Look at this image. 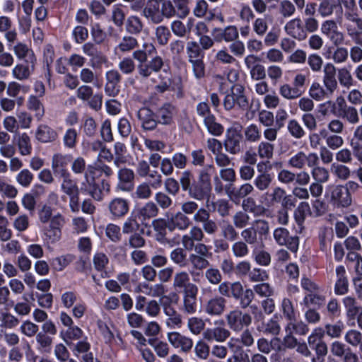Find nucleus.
Masks as SVG:
<instances>
[{
  "instance_id": "nucleus-1",
  "label": "nucleus",
  "mask_w": 362,
  "mask_h": 362,
  "mask_svg": "<svg viewBox=\"0 0 362 362\" xmlns=\"http://www.w3.org/2000/svg\"><path fill=\"white\" fill-rule=\"evenodd\" d=\"M215 168L213 165H207L198 173L197 181L189 170H185L180 177V183L183 192L187 193L194 200L209 199L211 193V177Z\"/></svg>"
},
{
  "instance_id": "nucleus-2",
  "label": "nucleus",
  "mask_w": 362,
  "mask_h": 362,
  "mask_svg": "<svg viewBox=\"0 0 362 362\" xmlns=\"http://www.w3.org/2000/svg\"><path fill=\"white\" fill-rule=\"evenodd\" d=\"M269 222L264 219H257L251 226L245 228L240 232L244 242L250 245H256L262 243L269 233Z\"/></svg>"
},
{
  "instance_id": "nucleus-3",
  "label": "nucleus",
  "mask_w": 362,
  "mask_h": 362,
  "mask_svg": "<svg viewBox=\"0 0 362 362\" xmlns=\"http://www.w3.org/2000/svg\"><path fill=\"white\" fill-rule=\"evenodd\" d=\"M225 319L229 329L235 332H241L244 327L250 326L252 321V315L243 312L239 308L228 311Z\"/></svg>"
},
{
  "instance_id": "nucleus-4",
  "label": "nucleus",
  "mask_w": 362,
  "mask_h": 362,
  "mask_svg": "<svg viewBox=\"0 0 362 362\" xmlns=\"http://www.w3.org/2000/svg\"><path fill=\"white\" fill-rule=\"evenodd\" d=\"M92 165H88L83 179L80 184V191L90 195L97 201L103 199L102 190L95 182Z\"/></svg>"
},
{
  "instance_id": "nucleus-5",
  "label": "nucleus",
  "mask_w": 362,
  "mask_h": 362,
  "mask_svg": "<svg viewBox=\"0 0 362 362\" xmlns=\"http://www.w3.org/2000/svg\"><path fill=\"white\" fill-rule=\"evenodd\" d=\"M255 296V295L252 289H244L243 285L240 281L231 282L230 298L239 302L240 308H247L250 302L254 300Z\"/></svg>"
},
{
  "instance_id": "nucleus-6",
  "label": "nucleus",
  "mask_w": 362,
  "mask_h": 362,
  "mask_svg": "<svg viewBox=\"0 0 362 362\" xmlns=\"http://www.w3.org/2000/svg\"><path fill=\"white\" fill-rule=\"evenodd\" d=\"M243 139L241 131L235 127L226 130L224 140L225 150L230 154L237 155L243 151Z\"/></svg>"
},
{
  "instance_id": "nucleus-7",
  "label": "nucleus",
  "mask_w": 362,
  "mask_h": 362,
  "mask_svg": "<svg viewBox=\"0 0 362 362\" xmlns=\"http://www.w3.org/2000/svg\"><path fill=\"white\" fill-rule=\"evenodd\" d=\"M324 337L325 330L320 327L315 328L308 337V346L315 351L318 358L325 357L328 353V347Z\"/></svg>"
},
{
  "instance_id": "nucleus-8",
  "label": "nucleus",
  "mask_w": 362,
  "mask_h": 362,
  "mask_svg": "<svg viewBox=\"0 0 362 362\" xmlns=\"http://www.w3.org/2000/svg\"><path fill=\"white\" fill-rule=\"evenodd\" d=\"M319 157L316 153H305L303 151H298L292 155L288 165L295 169L301 170L307 165L309 168L318 165Z\"/></svg>"
},
{
  "instance_id": "nucleus-9",
  "label": "nucleus",
  "mask_w": 362,
  "mask_h": 362,
  "mask_svg": "<svg viewBox=\"0 0 362 362\" xmlns=\"http://www.w3.org/2000/svg\"><path fill=\"white\" fill-rule=\"evenodd\" d=\"M273 237L279 245L286 246L293 252H297L299 246V238L297 235H291L286 228H276L273 232Z\"/></svg>"
},
{
  "instance_id": "nucleus-10",
  "label": "nucleus",
  "mask_w": 362,
  "mask_h": 362,
  "mask_svg": "<svg viewBox=\"0 0 362 362\" xmlns=\"http://www.w3.org/2000/svg\"><path fill=\"white\" fill-rule=\"evenodd\" d=\"M163 69L169 68L165 65L163 59L160 56H156L144 64H139L137 66L139 75L144 79L149 78L153 73L163 74Z\"/></svg>"
},
{
  "instance_id": "nucleus-11",
  "label": "nucleus",
  "mask_w": 362,
  "mask_h": 362,
  "mask_svg": "<svg viewBox=\"0 0 362 362\" xmlns=\"http://www.w3.org/2000/svg\"><path fill=\"white\" fill-rule=\"evenodd\" d=\"M194 223L202 224L201 228L204 234L214 235L218 230V225L216 220L211 218L210 212L201 207V211L194 216Z\"/></svg>"
},
{
  "instance_id": "nucleus-12",
  "label": "nucleus",
  "mask_w": 362,
  "mask_h": 362,
  "mask_svg": "<svg viewBox=\"0 0 362 362\" xmlns=\"http://www.w3.org/2000/svg\"><path fill=\"white\" fill-rule=\"evenodd\" d=\"M331 354L344 362H358V357L349 347L339 341H334L330 345Z\"/></svg>"
},
{
  "instance_id": "nucleus-13",
  "label": "nucleus",
  "mask_w": 362,
  "mask_h": 362,
  "mask_svg": "<svg viewBox=\"0 0 362 362\" xmlns=\"http://www.w3.org/2000/svg\"><path fill=\"white\" fill-rule=\"evenodd\" d=\"M226 302L225 298L216 295L205 302L204 311L211 317L221 316L226 309Z\"/></svg>"
},
{
  "instance_id": "nucleus-14",
  "label": "nucleus",
  "mask_w": 362,
  "mask_h": 362,
  "mask_svg": "<svg viewBox=\"0 0 362 362\" xmlns=\"http://www.w3.org/2000/svg\"><path fill=\"white\" fill-rule=\"evenodd\" d=\"M168 339L174 348L179 349L182 353L188 354L193 348V340L178 332H169Z\"/></svg>"
},
{
  "instance_id": "nucleus-15",
  "label": "nucleus",
  "mask_w": 362,
  "mask_h": 362,
  "mask_svg": "<svg viewBox=\"0 0 362 362\" xmlns=\"http://www.w3.org/2000/svg\"><path fill=\"white\" fill-rule=\"evenodd\" d=\"M284 30L287 35L298 41H304L307 39V34H305L303 28V20L299 17L288 21L284 27Z\"/></svg>"
},
{
  "instance_id": "nucleus-16",
  "label": "nucleus",
  "mask_w": 362,
  "mask_h": 362,
  "mask_svg": "<svg viewBox=\"0 0 362 362\" xmlns=\"http://www.w3.org/2000/svg\"><path fill=\"white\" fill-rule=\"evenodd\" d=\"M330 199L337 208H347L352 204V197L341 185H335L331 190Z\"/></svg>"
},
{
  "instance_id": "nucleus-17",
  "label": "nucleus",
  "mask_w": 362,
  "mask_h": 362,
  "mask_svg": "<svg viewBox=\"0 0 362 362\" xmlns=\"http://www.w3.org/2000/svg\"><path fill=\"white\" fill-rule=\"evenodd\" d=\"M173 288L175 291H182L183 293L198 288L194 284L190 282L189 274L185 271H179L174 274Z\"/></svg>"
},
{
  "instance_id": "nucleus-18",
  "label": "nucleus",
  "mask_w": 362,
  "mask_h": 362,
  "mask_svg": "<svg viewBox=\"0 0 362 362\" xmlns=\"http://www.w3.org/2000/svg\"><path fill=\"white\" fill-rule=\"evenodd\" d=\"M204 233L199 226H192L188 233L182 236L181 243L185 250H192L194 243L202 242L204 238Z\"/></svg>"
},
{
  "instance_id": "nucleus-19",
  "label": "nucleus",
  "mask_w": 362,
  "mask_h": 362,
  "mask_svg": "<svg viewBox=\"0 0 362 362\" xmlns=\"http://www.w3.org/2000/svg\"><path fill=\"white\" fill-rule=\"evenodd\" d=\"M141 127L146 131H151L156 129L158 122L156 113L147 107L139 109L136 114Z\"/></svg>"
},
{
  "instance_id": "nucleus-20",
  "label": "nucleus",
  "mask_w": 362,
  "mask_h": 362,
  "mask_svg": "<svg viewBox=\"0 0 362 362\" xmlns=\"http://www.w3.org/2000/svg\"><path fill=\"white\" fill-rule=\"evenodd\" d=\"M322 82L327 91L332 95L338 88L336 78L337 69L332 63H327L323 68Z\"/></svg>"
},
{
  "instance_id": "nucleus-21",
  "label": "nucleus",
  "mask_w": 362,
  "mask_h": 362,
  "mask_svg": "<svg viewBox=\"0 0 362 362\" xmlns=\"http://www.w3.org/2000/svg\"><path fill=\"white\" fill-rule=\"evenodd\" d=\"M255 191V187L250 182H245L236 189L233 185L228 184L226 185L225 192L228 197L233 199H240L251 194Z\"/></svg>"
},
{
  "instance_id": "nucleus-22",
  "label": "nucleus",
  "mask_w": 362,
  "mask_h": 362,
  "mask_svg": "<svg viewBox=\"0 0 362 362\" xmlns=\"http://www.w3.org/2000/svg\"><path fill=\"white\" fill-rule=\"evenodd\" d=\"M71 161L70 155L57 153L53 155L52 158V168L56 175L60 177L69 174L67 166Z\"/></svg>"
},
{
  "instance_id": "nucleus-23",
  "label": "nucleus",
  "mask_w": 362,
  "mask_h": 362,
  "mask_svg": "<svg viewBox=\"0 0 362 362\" xmlns=\"http://www.w3.org/2000/svg\"><path fill=\"white\" fill-rule=\"evenodd\" d=\"M142 15L152 23L163 22L160 5L157 1L148 0L142 10Z\"/></svg>"
},
{
  "instance_id": "nucleus-24",
  "label": "nucleus",
  "mask_w": 362,
  "mask_h": 362,
  "mask_svg": "<svg viewBox=\"0 0 362 362\" xmlns=\"http://www.w3.org/2000/svg\"><path fill=\"white\" fill-rule=\"evenodd\" d=\"M163 313L167 316L166 325L170 328L180 327L182 325L181 315L175 310L169 300L161 302Z\"/></svg>"
},
{
  "instance_id": "nucleus-25",
  "label": "nucleus",
  "mask_w": 362,
  "mask_h": 362,
  "mask_svg": "<svg viewBox=\"0 0 362 362\" xmlns=\"http://www.w3.org/2000/svg\"><path fill=\"white\" fill-rule=\"evenodd\" d=\"M192 223V221L189 216H186V214L181 211H177L168 220V230L173 231L177 229L183 231L189 228Z\"/></svg>"
},
{
  "instance_id": "nucleus-26",
  "label": "nucleus",
  "mask_w": 362,
  "mask_h": 362,
  "mask_svg": "<svg viewBox=\"0 0 362 362\" xmlns=\"http://www.w3.org/2000/svg\"><path fill=\"white\" fill-rule=\"evenodd\" d=\"M35 60L24 61L16 64L12 70L13 76L18 81H25L29 78L35 69Z\"/></svg>"
},
{
  "instance_id": "nucleus-27",
  "label": "nucleus",
  "mask_w": 362,
  "mask_h": 362,
  "mask_svg": "<svg viewBox=\"0 0 362 362\" xmlns=\"http://www.w3.org/2000/svg\"><path fill=\"white\" fill-rule=\"evenodd\" d=\"M230 332L229 329L223 327H215L213 328H207L203 332V338L209 341H215L222 343L226 341L230 337Z\"/></svg>"
},
{
  "instance_id": "nucleus-28",
  "label": "nucleus",
  "mask_w": 362,
  "mask_h": 362,
  "mask_svg": "<svg viewBox=\"0 0 362 362\" xmlns=\"http://www.w3.org/2000/svg\"><path fill=\"white\" fill-rule=\"evenodd\" d=\"M265 163H259L257 165V170L259 173L253 180V186L260 192L267 190L273 180L272 176L270 173L262 171V166Z\"/></svg>"
},
{
  "instance_id": "nucleus-29",
  "label": "nucleus",
  "mask_w": 362,
  "mask_h": 362,
  "mask_svg": "<svg viewBox=\"0 0 362 362\" xmlns=\"http://www.w3.org/2000/svg\"><path fill=\"white\" fill-rule=\"evenodd\" d=\"M108 209L115 218H122L129 211V202L123 198H115L110 202Z\"/></svg>"
},
{
  "instance_id": "nucleus-30",
  "label": "nucleus",
  "mask_w": 362,
  "mask_h": 362,
  "mask_svg": "<svg viewBox=\"0 0 362 362\" xmlns=\"http://www.w3.org/2000/svg\"><path fill=\"white\" fill-rule=\"evenodd\" d=\"M118 187L120 189L130 192L134 187L135 174L132 169L122 168L118 171Z\"/></svg>"
},
{
  "instance_id": "nucleus-31",
  "label": "nucleus",
  "mask_w": 362,
  "mask_h": 362,
  "mask_svg": "<svg viewBox=\"0 0 362 362\" xmlns=\"http://www.w3.org/2000/svg\"><path fill=\"white\" fill-rule=\"evenodd\" d=\"M11 19L6 16H0V33H4V37L9 44H13L18 37L17 31L12 29Z\"/></svg>"
},
{
  "instance_id": "nucleus-32",
  "label": "nucleus",
  "mask_w": 362,
  "mask_h": 362,
  "mask_svg": "<svg viewBox=\"0 0 362 362\" xmlns=\"http://www.w3.org/2000/svg\"><path fill=\"white\" fill-rule=\"evenodd\" d=\"M230 92L234 98L236 105L243 110L249 108V100L245 94V87L239 83L233 84L230 88Z\"/></svg>"
},
{
  "instance_id": "nucleus-33",
  "label": "nucleus",
  "mask_w": 362,
  "mask_h": 362,
  "mask_svg": "<svg viewBox=\"0 0 362 362\" xmlns=\"http://www.w3.org/2000/svg\"><path fill=\"white\" fill-rule=\"evenodd\" d=\"M175 107L169 103L164 104L157 110L156 112L158 123L162 124H170L173 121L175 115Z\"/></svg>"
},
{
  "instance_id": "nucleus-34",
  "label": "nucleus",
  "mask_w": 362,
  "mask_h": 362,
  "mask_svg": "<svg viewBox=\"0 0 362 362\" xmlns=\"http://www.w3.org/2000/svg\"><path fill=\"white\" fill-rule=\"evenodd\" d=\"M159 209L158 205L148 202L137 210V216L141 221H147L158 216Z\"/></svg>"
},
{
  "instance_id": "nucleus-35",
  "label": "nucleus",
  "mask_w": 362,
  "mask_h": 362,
  "mask_svg": "<svg viewBox=\"0 0 362 362\" xmlns=\"http://www.w3.org/2000/svg\"><path fill=\"white\" fill-rule=\"evenodd\" d=\"M198 288L183 293V311L191 315L197 311V296Z\"/></svg>"
},
{
  "instance_id": "nucleus-36",
  "label": "nucleus",
  "mask_w": 362,
  "mask_h": 362,
  "mask_svg": "<svg viewBox=\"0 0 362 362\" xmlns=\"http://www.w3.org/2000/svg\"><path fill=\"white\" fill-rule=\"evenodd\" d=\"M192 20H189L185 25L180 19L174 20L170 23V30L173 33L179 37H185L191 31L192 27Z\"/></svg>"
},
{
  "instance_id": "nucleus-37",
  "label": "nucleus",
  "mask_w": 362,
  "mask_h": 362,
  "mask_svg": "<svg viewBox=\"0 0 362 362\" xmlns=\"http://www.w3.org/2000/svg\"><path fill=\"white\" fill-rule=\"evenodd\" d=\"M35 137L39 141L42 143L52 142L57 139V134L49 126L41 124L37 129Z\"/></svg>"
},
{
  "instance_id": "nucleus-38",
  "label": "nucleus",
  "mask_w": 362,
  "mask_h": 362,
  "mask_svg": "<svg viewBox=\"0 0 362 362\" xmlns=\"http://www.w3.org/2000/svg\"><path fill=\"white\" fill-rule=\"evenodd\" d=\"M343 305L346 310V315L349 320H355L358 311L361 309L354 296H346L342 299Z\"/></svg>"
},
{
  "instance_id": "nucleus-39",
  "label": "nucleus",
  "mask_w": 362,
  "mask_h": 362,
  "mask_svg": "<svg viewBox=\"0 0 362 362\" xmlns=\"http://www.w3.org/2000/svg\"><path fill=\"white\" fill-rule=\"evenodd\" d=\"M281 325L278 320L277 317H274L263 322L262 326L257 327V330L262 332L265 334H270L272 336H278L281 332Z\"/></svg>"
},
{
  "instance_id": "nucleus-40",
  "label": "nucleus",
  "mask_w": 362,
  "mask_h": 362,
  "mask_svg": "<svg viewBox=\"0 0 362 362\" xmlns=\"http://www.w3.org/2000/svg\"><path fill=\"white\" fill-rule=\"evenodd\" d=\"M297 7L291 0H281L279 2L278 13L283 19H291L296 14Z\"/></svg>"
},
{
  "instance_id": "nucleus-41",
  "label": "nucleus",
  "mask_w": 362,
  "mask_h": 362,
  "mask_svg": "<svg viewBox=\"0 0 362 362\" xmlns=\"http://www.w3.org/2000/svg\"><path fill=\"white\" fill-rule=\"evenodd\" d=\"M218 32L216 36V41L225 40L226 42H233L238 37V31L235 26L229 25L224 29L217 28L214 30Z\"/></svg>"
},
{
  "instance_id": "nucleus-42",
  "label": "nucleus",
  "mask_w": 362,
  "mask_h": 362,
  "mask_svg": "<svg viewBox=\"0 0 362 362\" xmlns=\"http://www.w3.org/2000/svg\"><path fill=\"white\" fill-rule=\"evenodd\" d=\"M27 107L35 112V117L37 120L42 119L45 115V107L39 98L30 95L28 99Z\"/></svg>"
},
{
  "instance_id": "nucleus-43",
  "label": "nucleus",
  "mask_w": 362,
  "mask_h": 362,
  "mask_svg": "<svg viewBox=\"0 0 362 362\" xmlns=\"http://www.w3.org/2000/svg\"><path fill=\"white\" fill-rule=\"evenodd\" d=\"M286 332H291L293 334L305 336L309 332L308 325L302 320H297L296 318L293 321H288L285 327Z\"/></svg>"
},
{
  "instance_id": "nucleus-44",
  "label": "nucleus",
  "mask_w": 362,
  "mask_h": 362,
  "mask_svg": "<svg viewBox=\"0 0 362 362\" xmlns=\"http://www.w3.org/2000/svg\"><path fill=\"white\" fill-rule=\"evenodd\" d=\"M279 92L284 98L293 100L300 98L304 93V90H299L293 86H291L288 83H284L279 86Z\"/></svg>"
},
{
  "instance_id": "nucleus-45",
  "label": "nucleus",
  "mask_w": 362,
  "mask_h": 362,
  "mask_svg": "<svg viewBox=\"0 0 362 362\" xmlns=\"http://www.w3.org/2000/svg\"><path fill=\"white\" fill-rule=\"evenodd\" d=\"M144 28L141 18L136 16H130L127 18L125 24L126 31L132 35H139Z\"/></svg>"
},
{
  "instance_id": "nucleus-46",
  "label": "nucleus",
  "mask_w": 362,
  "mask_h": 362,
  "mask_svg": "<svg viewBox=\"0 0 362 362\" xmlns=\"http://www.w3.org/2000/svg\"><path fill=\"white\" fill-rule=\"evenodd\" d=\"M274 145L270 142L262 141L257 148V155L260 159L270 160L274 156Z\"/></svg>"
},
{
  "instance_id": "nucleus-47",
  "label": "nucleus",
  "mask_w": 362,
  "mask_h": 362,
  "mask_svg": "<svg viewBox=\"0 0 362 362\" xmlns=\"http://www.w3.org/2000/svg\"><path fill=\"white\" fill-rule=\"evenodd\" d=\"M182 247H176L170 253V260L180 267H185L187 265V252Z\"/></svg>"
},
{
  "instance_id": "nucleus-48",
  "label": "nucleus",
  "mask_w": 362,
  "mask_h": 362,
  "mask_svg": "<svg viewBox=\"0 0 362 362\" xmlns=\"http://www.w3.org/2000/svg\"><path fill=\"white\" fill-rule=\"evenodd\" d=\"M204 124L209 133L214 136H221L224 132L223 126L216 122V117L214 115L204 119Z\"/></svg>"
},
{
  "instance_id": "nucleus-49",
  "label": "nucleus",
  "mask_w": 362,
  "mask_h": 362,
  "mask_svg": "<svg viewBox=\"0 0 362 362\" xmlns=\"http://www.w3.org/2000/svg\"><path fill=\"white\" fill-rule=\"evenodd\" d=\"M13 52L19 59H25V61L33 59L36 61L33 51L25 44L22 42L17 43L13 47Z\"/></svg>"
},
{
  "instance_id": "nucleus-50",
  "label": "nucleus",
  "mask_w": 362,
  "mask_h": 362,
  "mask_svg": "<svg viewBox=\"0 0 362 362\" xmlns=\"http://www.w3.org/2000/svg\"><path fill=\"white\" fill-rule=\"evenodd\" d=\"M37 349L42 353H49L52 344V338L44 332H38L35 337Z\"/></svg>"
},
{
  "instance_id": "nucleus-51",
  "label": "nucleus",
  "mask_w": 362,
  "mask_h": 362,
  "mask_svg": "<svg viewBox=\"0 0 362 362\" xmlns=\"http://www.w3.org/2000/svg\"><path fill=\"white\" fill-rule=\"evenodd\" d=\"M310 206L308 202H300L294 211V218L298 225H302L308 214H311Z\"/></svg>"
},
{
  "instance_id": "nucleus-52",
  "label": "nucleus",
  "mask_w": 362,
  "mask_h": 362,
  "mask_svg": "<svg viewBox=\"0 0 362 362\" xmlns=\"http://www.w3.org/2000/svg\"><path fill=\"white\" fill-rule=\"evenodd\" d=\"M187 54L189 62L194 60H199L203 59L204 52L197 42L190 41L187 45Z\"/></svg>"
},
{
  "instance_id": "nucleus-53",
  "label": "nucleus",
  "mask_w": 362,
  "mask_h": 362,
  "mask_svg": "<svg viewBox=\"0 0 362 362\" xmlns=\"http://www.w3.org/2000/svg\"><path fill=\"white\" fill-rule=\"evenodd\" d=\"M160 11L163 21L165 18L170 19L173 17L179 18L177 13L172 0H163L161 1Z\"/></svg>"
},
{
  "instance_id": "nucleus-54",
  "label": "nucleus",
  "mask_w": 362,
  "mask_h": 362,
  "mask_svg": "<svg viewBox=\"0 0 362 362\" xmlns=\"http://www.w3.org/2000/svg\"><path fill=\"white\" fill-rule=\"evenodd\" d=\"M209 258V257H207L190 254L189 256V261L194 270L202 271L208 268L210 265V262L208 260Z\"/></svg>"
},
{
  "instance_id": "nucleus-55",
  "label": "nucleus",
  "mask_w": 362,
  "mask_h": 362,
  "mask_svg": "<svg viewBox=\"0 0 362 362\" xmlns=\"http://www.w3.org/2000/svg\"><path fill=\"white\" fill-rule=\"evenodd\" d=\"M74 259V256L70 254L57 257L51 261L53 269L61 272Z\"/></svg>"
},
{
  "instance_id": "nucleus-56",
  "label": "nucleus",
  "mask_w": 362,
  "mask_h": 362,
  "mask_svg": "<svg viewBox=\"0 0 362 362\" xmlns=\"http://www.w3.org/2000/svg\"><path fill=\"white\" fill-rule=\"evenodd\" d=\"M63 181L61 185L62 190L69 197L78 194V188L74 182L71 179L70 174L61 176Z\"/></svg>"
},
{
  "instance_id": "nucleus-57",
  "label": "nucleus",
  "mask_w": 362,
  "mask_h": 362,
  "mask_svg": "<svg viewBox=\"0 0 362 362\" xmlns=\"http://www.w3.org/2000/svg\"><path fill=\"white\" fill-rule=\"evenodd\" d=\"M231 252L235 258L243 259L248 255L250 250L248 245L242 240L232 244Z\"/></svg>"
},
{
  "instance_id": "nucleus-58",
  "label": "nucleus",
  "mask_w": 362,
  "mask_h": 362,
  "mask_svg": "<svg viewBox=\"0 0 362 362\" xmlns=\"http://www.w3.org/2000/svg\"><path fill=\"white\" fill-rule=\"evenodd\" d=\"M309 95L312 99L320 101L328 98L330 94L317 82L312 83L309 89Z\"/></svg>"
},
{
  "instance_id": "nucleus-59",
  "label": "nucleus",
  "mask_w": 362,
  "mask_h": 362,
  "mask_svg": "<svg viewBox=\"0 0 362 362\" xmlns=\"http://www.w3.org/2000/svg\"><path fill=\"white\" fill-rule=\"evenodd\" d=\"M17 146L21 155L28 156L31 153L32 146L30 139L26 133L19 135Z\"/></svg>"
},
{
  "instance_id": "nucleus-60",
  "label": "nucleus",
  "mask_w": 362,
  "mask_h": 362,
  "mask_svg": "<svg viewBox=\"0 0 362 362\" xmlns=\"http://www.w3.org/2000/svg\"><path fill=\"white\" fill-rule=\"evenodd\" d=\"M232 220L235 228L244 229L249 225L250 217L245 211H238L233 216Z\"/></svg>"
},
{
  "instance_id": "nucleus-61",
  "label": "nucleus",
  "mask_w": 362,
  "mask_h": 362,
  "mask_svg": "<svg viewBox=\"0 0 362 362\" xmlns=\"http://www.w3.org/2000/svg\"><path fill=\"white\" fill-rule=\"evenodd\" d=\"M141 225L137 221L136 217L130 216L126 219L122 226V233L124 234H134L140 231Z\"/></svg>"
},
{
  "instance_id": "nucleus-62",
  "label": "nucleus",
  "mask_w": 362,
  "mask_h": 362,
  "mask_svg": "<svg viewBox=\"0 0 362 362\" xmlns=\"http://www.w3.org/2000/svg\"><path fill=\"white\" fill-rule=\"evenodd\" d=\"M311 168V175L315 182L322 184L328 181L329 177L328 170L317 165Z\"/></svg>"
},
{
  "instance_id": "nucleus-63",
  "label": "nucleus",
  "mask_w": 362,
  "mask_h": 362,
  "mask_svg": "<svg viewBox=\"0 0 362 362\" xmlns=\"http://www.w3.org/2000/svg\"><path fill=\"white\" fill-rule=\"evenodd\" d=\"M242 206L243 211L253 213L255 215H261L264 211V207L256 204L255 199L252 197L243 199Z\"/></svg>"
},
{
  "instance_id": "nucleus-64",
  "label": "nucleus",
  "mask_w": 362,
  "mask_h": 362,
  "mask_svg": "<svg viewBox=\"0 0 362 362\" xmlns=\"http://www.w3.org/2000/svg\"><path fill=\"white\" fill-rule=\"evenodd\" d=\"M287 129L291 136L296 139L303 138L305 134V132L301 124L294 119L288 121Z\"/></svg>"
}]
</instances>
